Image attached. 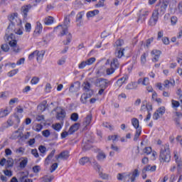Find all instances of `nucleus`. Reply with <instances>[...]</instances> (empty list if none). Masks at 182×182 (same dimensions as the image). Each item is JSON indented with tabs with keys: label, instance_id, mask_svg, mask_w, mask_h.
Returning <instances> with one entry per match:
<instances>
[{
	"label": "nucleus",
	"instance_id": "f257e3e1",
	"mask_svg": "<svg viewBox=\"0 0 182 182\" xmlns=\"http://www.w3.org/2000/svg\"><path fill=\"white\" fill-rule=\"evenodd\" d=\"M8 19L11 23L6 30L4 39L6 42H9L13 52L15 53H19V50H21V49L19 48V46H18V42L15 40L14 33H16V35L23 34V31H22V28H21L22 25V20L18 18V13L11 14L8 17Z\"/></svg>",
	"mask_w": 182,
	"mask_h": 182
},
{
	"label": "nucleus",
	"instance_id": "f03ea898",
	"mask_svg": "<svg viewBox=\"0 0 182 182\" xmlns=\"http://www.w3.org/2000/svg\"><path fill=\"white\" fill-rule=\"evenodd\" d=\"M171 0H159V2L155 6V9L152 12L151 18L149 21V25L151 26H154L159 21V15L161 16L166 14L167 11V7L168 4H170Z\"/></svg>",
	"mask_w": 182,
	"mask_h": 182
},
{
	"label": "nucleus",
	"instance_id": "7ed1b4c3",
	"mask_svg": "<svg viewBox=\"0 0 182 182\" xmlns=\"http://www.w3.org/2000/svg\"><path fill=\"white\" fill-rule=\"evenodd\" d=\"M159 160L161 163H170L171 154L170 153V146L168 144L161 146Z\"/></svg>",
	"mask_w": 182,
	"mask_h": 182
},
{
	"label": "nucleus",
	"instance_id": "20e7f679",
	"mask_svg": "<svg viewBox=\"0 0 182 182\" xmlns=\"http://www.w3.org/2000/svg\"><path fill=\"white\" fill-rule=\"evenodd\" d=\"M109 63L110 68L106 69V75L107 76H110V75H113L119 68H120V63H119V60L117 58H112V60L110 61V60H107L106 64Z\"/></svg>",
	"mask_w": 182,
	"mask_h": 182
},
{
	"label": "nucleus",
	"instance_id": "39448f33",
	"mask_svg": "<svg viewBox=\"0 0 182 182\" xmlns=\"http://www.w3.org/2000/svg\"><path fill=\"white\" fill-rule=\"evenodd\" d=\"M19 123H21V119L19 118V116L14 114V117H10L7 120L8 125L6 127H11L14 126V129H18V127H19Z\"/></svg>",
	"mask_w": 182,
	"mask_h": 182
},
{
	"label": "nucleus",
	"instance_id": "423d86ee",
	"mask_svg": "<svg viewBox=\"0 0 182 182\" xmlns=\"http://www.w3.org/2000/svg\"><path fill=\"white\" fill-rule=\"evenodd\" d=\"M70 23V16H66L64 19V26L63 27L62 31L60 33V36H65V35H68V25Z\"/></svg>",
	"mask_w": 182,
	"mask_h": 182
},
{
	"label": "nucleus",
	"instance_id": "0eeeda50",
	"mask_svg": "<svg viewBox=\"0 0 182 182\" xmlns=\"http://www.w3.org/2000/svg\"><path fill=\"white\" fill-rule=\"evenodd\" d=\"M82 90H84L85 93L89 94V97H92V96H93V90L91 89L92 85H90V82H89L88 81H85L82 83Z\"/></svg>",
	"mask_w": 182,
	"mask_h": 182
},
{
	"label": "nucleus",
	"instance_id": "6e6552de",
	"mask_svg": "<svg viewBox=\"0 0 182 182\" xmlns=\"http://www.w3.org/2000/svg\"><path fill=\"white\" fill-rule=\"evenodd\" d=\"M95 62H96V58L94 57L90 58L85 61L81 62V63L78 65V68L79 69H85L86 66H90V65H93Z\"/></svg>",
	"mask_w": 182,
	"mask_h": 182
},
{
	"label": "nucleus",
	"instance_id": "1a4fd4ad",
	"mask_svg": "<svg viewBox=\"0 0 182 182\" xmlns=\"http://www.w3.org/2000/svg\"><path fill=\"white\" fill-rule=\"evenodd\" d=\"M93 164H94L93 165L94 168L97 170V171H98L99 176L100 177H101V178H102L103 180H106L109 178V175L106 173H102V172H100V168H102V166H100V165H99V164H97V161H94Z\"/></svg>",
	"mask_w": 182,
	"mask_h": 182
},
{
	"label": "nucleus",
	"instance_id": "9d476101",
	"mask_svg": "<svg viewBox=\"0 0 182 182\" xmlns=\"http://www.w3.org/2000/svg\"><path fill=\"white\" fill-rule=\"evenodd\" d=\"M97 82L101 89H107L109 85H110V81L105 78H99Z\"/></svg>",
	"mask_w": 182,
	"mask_h": 182
},
{
	"label": "nucleus",
	"instance_id": "9b49d317",
	"mask_svg": "<svg viewBox=\"0 0 182 182\" xmlns=\"http://www.w3.org/2000/svg\"><path fill=\"white\" fill-rule=\"evenodd\" d=\"M32 8V5L28 4L26 6H23L21 7V15L23 16L24 19H28V12Z\"/></svg>",
	"mask_w": 182,
	"mask_h": 182
},
{
	"label": "nucleus",
	"instance_id": "f8f14e48",
	"mask_svg": "<svg viewBox=\"0 0 182 182\" xmlns=\"http://www.w3.org/2000/svg\"><path fill=\"white\" fill-rule=\"evenodd\" d=\"M66 117V112L65 109L60 108L56 112V119L57 120H63Z\"/></svg>",
	"mask_w": 182,
	"mask_h": 182
},
{
	"label": "nucleus",
	"instance_id": "ddd939ff",
	"mask_svg": "<svg viewBox=\"0 0 182 182\" xmlns=\"http://www.w3.org/2000/svg\"><path fill=\"white\" fill-rule=\"evenodd\" d=\"M151 55L154 56L152 58V62H159V59H160V55H161V51L159 50H153L151 52Z\"/></svg>",
	"mask_w": 182,
	"mask_h": 182
},
{
	"label": "nucleus",
	"instance_id": "4468645a",
	"mask_svg": "<svg viewBox=\"0 0 182 182\" xmlns=\"http://www.w3.org/2000/svg\"><path fill=\"white\" fill-rule=\"evenodd\" d=\"M80 89V82L79 81H77L72 84L70 87V92L72 93H75V92H79Z\"/></svg>",
	"mask_w": 182,
	"mask_h": 182
},
{
	"label": "nucleus",
	"instance_id": "2eb2a0df",
	"mask_svg": "<svg viewBox=\"0 0 182 182\" xmlns=\"http://www.w3.org/2000/svg\"><path fill=\"white\" fill-rule=\"evenodd\" d=\"M55 158L57 160H59V159H62L63 160H68V159H69V151H62L58 156H55Z\"/></svg>",
	"mask_w": 182,
	"mask_h": 182
},
{
	"label": "nucleus",
	"instance_id": "dca6fc26",
	"mask_svg": "<svg viewBox=\"0 0 182 182\" xmlns=\"http://www.w3.org/2000/svg\"><path fill=\"white\" fill-rule=\"evenodd\" d=\"M79 127H80V124L79 123H75L72 125L68 130L69 134H73V133L77 132V130H79Z\"/></svg>",
	"mask_w": 182,
	"mask_h": 182
},
{
	"label": "nucleus",
	"instance_id": "f3484780",
	"mask_svg": "<svg viewBox=\"0 0 182 182\" xmlns=\"http://www.w3.org/2000/svg\"><path fill=\"white\" fill-rule=\"evenodd\" d=\"M124 55V48H118L115 51V56L120 59Z\"/></svg>",
	"mask_w": 182,
	"mask_h": 182
},
{
	"label": "nucleus",
	"instance_id": "a211bd4d",
	"mask_svg": "<svg viewBox=\"0 0 182 182\" xmlns=\"http://www.w3.org/2000/svg\"><path fill=\"white\" fill-rule=\"evenodd\" d=\"M156 168H157V166L156 165L154 166H150L148 165L146 166H144V168L142 169V173H146V171H156Z\"/></svg>",
	"mask_w": 182,
	"mask_h": 182
},
{
	"label": "nucleus",
	"instance_id": "6ab92c4d",
	"mask_svg": "<svg viewBox=\"0 0 182 182\" xmlns=\"http://www.w3.org/2000/svg\"><path fill=\"white\" fill-rule=\"evenodd\" d=\"M55 153H56V150L53 149L46 159L45 164H47V166L49 164V161L52 160V158L55 156Z\"/></svg>",
	"mask_w": 182,
	"mask_h": 182
},
{
	"label": "nucleus",
	"instance_id": "aec40b11",
	"mask_svg": "<svg viewBox=\"0 0 182 182\" xmlns=\"http://www.w3.org/2000/svg\"><path fill=\"white\" fill-rule=\"evenodd\" d=\"M132 124L134 127V129H136V130H137V129H141V127H140V124L137 118H133L132 119Z\"/></svg>",
	"mask_w": 182,
	"mask_h": 182
},
{
	"label": "nucleus",
	"instance_id": "412c9836",
	"mask_svg": "<svg viewBox=\"0 0 182 182\" xmlns=\"http://www.w3.org/2000/svg\"><path fill=\"white\" fill-rule=\"evenodd\" d=\"M85 15V11H80L77 14V17H76V22H77L79 23V26L80 25V23H82V19L83 18Z\"/></svg>",
	"mask_w": 182,
	"mask_h": 182
},
{
	"label": "nucleus",
	"instance_id": "4be33fe9",
	"mask_svg": "<svg viewBox=\"0 0 182 182\" xmlns=\"http://www.w3.org/2000/svg\"><path fill=\"white\" fill-rule=\"evenodd\" d=\"M96 15H99V10L95 9L94 11H88L87 13V18H93V16H96Z\"/></svg>",
	"mask_w": 182,
	"mask_h": 182
},
{
	"label": "nucleus",
	"instance_id": "5701e85b",
	"mask_svg": "<svg viewBox=\"0 0 182 182\" xmlns=\"http://www.w3.org/2000/svg\"><path fill=\"white\" fill-rule=\"evenodd\" d=\"M89 161H90V159L87 156H84L79 160V164L81 166H85L86 163H89Z\"/></svg>",
	"mask_w": 182,
	"mask_h": 182
},
{
	"label": "nucleus",
	"instance_id": "b1692460",
	"mask_svg": "<svg viewBox=\"0 0 182 182\" xmlns=\"http://www.w3.org/2000/svg\"><path fill=\"white\" fill-rule=\"evenodd\" d=\"M97 159L99 161H103L105 159H106V154L103 151L99 152L97 156Z\"/></svg>",
	"mask_w": 182,
	"mask_h": 182
},
{
	"label": "nucleus",
	"instance_id": "393cba45",
	"mask_svg": "<svg viewBox=\"0 0 182 182\" xmlns=\"http://www.w3.org/2000/svg\"><path fill=\"white\" fill-rule=\"evenodd\" d=\"M149 14H150V11L147 10L143 11L142 13L140 14L139 19H141V18H143L142 21H146V18H147V16H149Z\"/></svg>",
	"mask_w": 182,
	"mask_h": 182
},
{
	"label": "nucleus",
	"instance_id": "a878e982",
	"mask_svg": "<svg viewBox=\"0 0 182 182\" xmlns=\"http://www.w3.org/2000/svg\"><path fill=\"white\" fill-rule=\"evenodd\" d=\"M42 29H43V28L42 27V24L40 22H37V26L34 31L35 33H38L39 35V33L42 32Z\"/></svg>",
	"mask_w": 182,
	"mask_h": 182
},
{
	"label": "nucleus",
	"instance_id": "bb28decb",
	"mask_svg": "<svg viewBox=\"0 0 182 182\" xmlns=\"http://www.w3.org/2000/svg\"><path fill=\"white\" fill-rule=\"evenodd\" d=\"M173 154H174L175 161L178 164V167H180V166H181V159L178 158V155H177L176 151H174Z\"/></svg>",
	"mask_w": 182,
	"mask_h": 182
},
{
	"label": "nucleus",
	"instance_id": "cd10ccee",
	"mask_svg": "<svg viewBox=\"0 0 182 182\" xmlns=\"http://www.w3.org/2000/svg\"><path fill=\"white\" fill-rule=\"evenodd\" d=\"M92 122V115L89 114L87 115L84 120V125L85 126H89Z\"/></svg>",
	"mask_w": 182,
	"mask_h": 182
},
{
	"label": "nucleus",
	"instance_id": "c85d7f7f",
	"mask_svg": "<svg viewBox=\"0 0 182 182\" xmlns=\"http://www.w3.org/2000/svg\"><path fill=\"white\" fill-rule=\"evenodd\" d=\"M90 97H89V94L88 93H84L82 95L81 98H80V101L83 103L85 104L86 102L87 101V99H89Z\"/></svg>",
	"mask_w": 182,
	"mask_h": 182
},
{
	"label": "nucleus",
	"instance_id": "c756f323",
	"mask_svg": "<svg viewBox=\"0 0 182 182\" xmlns=\"http://www.w3.org/2000/svg\"><path fill=\"white\" fill-rule=\"evenodd\" d=\"M44 23L46 25H52L53 23V17L52 16H48L45 18Z\"/></svg>",
	"mask_w": 182,
	"mask_h": 182
},
{
	"label": "nucleus",
	"instance_id": "7c9ffc66",
	"mask_svg": "<svg viewBox=\"0 0 182 182\" xmlns=\"http://www.w3.org/2000/svg\"><path fill=\"white\" fill-rule=\"evenodd\" d=\"M141 134V129H137L134 136V141H137Z\"/></svg>",
	"mask_w": 182,
	"mask_h": 182
},
{
	"label": "nucleus",
	"instance_id": "2f4dec72",
	"mask_svg": "<svg viewBox=\"0 0 182 182\" xmlns=\"http://www.w3.org/2000/svg\"><path fill=\"white\" fill-rule=\"evenodd\" d=\"M140 176V172L139 171V169H134V171L132 173L131 178H132V180H136V177H139Z\"/></svg>",
	"mask_w": 182,
	"mask_h": 182
},
{
	"label": "nucleus",
	"instance_id": "473e14b6",
	"mask_svg": "<svg viewBox=\"0 0 182 182\" xmlns=\"http://www.w3.org/2000/svg\"><path fill=\"white\" fill-rule=\"evenodd\" d=\"M171 105H172L173 109H177V107H180V102L178 101L172 100Z\"/></svg>",
	"mask_w": 182,
	"mask_h": 182
},
{
	"label": "nucleus",
	"instance_id": "72a5a7b5",
	"mask_svg": "<svg viewBox=\"0 0 182 182\" xmlns=\"http://www.w3.org/2000/svg\"><path fill=\"white\" fill-rule=\"evenodd\" d=\"M70 119L71 120H73V122H77V120L79 119V114L74 112L71 114Z\"/></svg>",
	"mask_w": 182,
	"mask_h": 182
},
{
	"label": "nucleus",
	"instance_id": "f704fd0d",
	"mask_svg": "<svg viewBox=\"0 0 182 182\" xmlns=\"http://www.w3.org/2000/svg\"><path fill=\"white\" fill-rule=\"evenodd\" d=\"M156 112H158L159 114L161 116H163L164 113H166V107H161L157 110Z\"/></svg>",
	"mask_w": 182,
	"mask_h": 182
},
{
	"label": "nucleus",
	"instance_id": "c9c22d12",
	"mask_svg": "<svg viewBox=\"0 0 182 182\" xmlns=\"http://www.w3.org/2000/svg\"><path fill=\"white\" fill-rule=\"evenodd\" d=\"M8 114H9V111H8V109H1L0 111V117H6Z\"/></svg>",
	"mask_w": 182,
	"mask_h": 182
},
{
	"label": "nucleus",
	"instance_id": "e433bc0d",
	"mask_svg": "<svg viewBox=\"0 0 182 182\" xmlns=\"http://www.w3.org/2000/svg\"><path fill=\"white\" fill-rule=\"evenodd\" d=\"M72 41V34L69 33L67 36V40L66 41H63V45H68L69 43H70Z\"/></svg>",
	"mask_w": 182,
	"mask_h": 182
},
{
	"label": "nucleus",
	"instance_id": "4c0bfd02",
	"mask_svg": "<svg viewBox=\"0 0 182 182\" xmlns=\"http://www.w3.org/2000/svg\"><path fill=\"white\" fill-rule=\"evenodd\" d=\"M1 49L3 52H9V46L6 43L2 44L1 46Z\"/></svg>",
	"mask_w": 182,
	"mask_h": 182
},
{
	"label": "nucleus",
	"instance_id": "58836bf2",
	"mask_svg": "<svg viewBox=\"0 0 182 182\" xmlns=\"http://www.w3.org/2000/svg\"><path fill=\"white\" fill-rule=\"evenodd\" d=\"M43 55H45V52L38 50V53L36 54L37 57V60H41L43 58Z\"/></svg>",
	"mask_w": 182,
	"mask_h": 182
},
{
	"label": "nucleus",
	"instance_id": "ea45409f",
	"mask_svg": "<svg viewBox=\"0 0 182 182\" xmlns=\"http://www.w3.org/2000/svg\"><path fill=\"white\" fill-rule=\"evenodd\" d=\"M20 181L21 182H33V181H32V179H29L28 178V176H23L21 177Z\"/></svg>",
	"mask_w": 182,
	"mask_h": 182
},
{
	"label": "nucleus",
	"instance_id": "a19ab883",
	"mask_svg": "<svg viewBox=\"0 0 182 182\" xmlns=\"http://www.w3.org/2000/svg\"><path fill=\"white\" fill-rule=\"evenodd\" d=\"M18 69L12 70L11 71L8 73V76L9 77H12L15 76V75H16V73H18Z\"/></svg>",
	"mask_w": 182,
	"mask_h": 182
},
{
	"label": "nucleus",
	"instance_id": "79ce46f5",
	"mask_svg": "<svg viewBox=\"0 0 182 182\" xmlns=\"http://www.w3.org/2000/svg\"><path fill=\"white\" fill-rule=\"evenodd\" d=\"M105 1L106 0H100L97 4H95V8H103L105 6Z\"/></svg>",
	"mask_w": 182,
	"mask_h": 182
},
{
	"label": "nucleus",
	"instance_id": "37998d69",
	"mask_svg": "<svg viewBox=\"0 0 182 182\" xmlns=\"http://www.w3.org/2000/svg\"><path fill=\"white\" fill-rule=\"evenodd\" d=\"M28 164V159H23L20 162V167L21 168H25Z\"/></svg>",
	"mask_w": 182,
	"mask_h": 182
},
{
	"label": "nucleus",
	"instance_id": "c03bdc74",
	"mask_svg": "<svg viewBox=\"0 0 182 182\" xmlns=\"http://www.w3.org/2000/svg\"><path fill=\"white\" fill-rule=\"evenodd\" d=\"M53 129H54V130H56L57 132H60V129H62V125H60V123H57L55 124H53Z\"/></svg>",
	"mask_w": 182,
	"mask_h": 182
},
{
	"label": "nucleus",
	"instance_id": "a18cd8bd",
	"mask_svg": "<svg viewBox=\"0 0 182 182\" xmlns=\"http://www.w3.org/2000/svg\"><path fill=\"white\" fill-rule=\"evenodd\" d=\"M38 55V50H36L28 55V60H32Z\"/></svg>",
	"mask_w": 182,
	"mask_h": 182
},
{
	"label": "nucleus",
	"instance_id": "49530a36",
	"mask_svg": "<svg viewBox=\"0 0 182 182\" xmlns=\"http://www.w3.org/2000/svg\"><path fill=\"white\" fill-rule=\"evenodd\" d=\"M7 167H14V159H10L6 161Z\"/></svg>",
	"mask_w": 182,
	"mask_h": 182
},
{
	"label": "nucleus",
	"instance_id": "de8ad7c7",
	"mask_svg": "<svg viewBox=\"0 0 182 182\" xmlns=\"http://www.w3.org/2000/svg\"><path fill=\"white\" fill-rule=\"evenodd\" d=\"M38 82H39V77H33L31 80V85H38Z\"/></svg>",
	"mask_w": 182,
	"mask_h": 182
},
{
	"label": "nucleus",
	"instance_id": "09e8293b",
	"mask_svg": "<svg viewBox=\"0 0 182 182\" xmlns=\"http://www.w3.org/2000/svg\"><path fill=\"white\" fill-rule=\"evenodd\" d=\"M42 134L43 136V137H49V136H50V131H49V129H46L44 131L42 132Z\"/></svg>",
	"mask_w": 182,
	"mask_h": 182
},
{
	"label": "nucleus",
	"instance_id": "8fccbe9b",
	"mask_svg": "<svg viewBox=\"0 0 182 182\" xmlns=\"http://www.w3.org/2000/svg\"><path fill=\"white\" fill-rule=\"evenodd\" d=\"M38 109L41 112H45V110H46V105L45 104H40L38 106Z\"/></svg>",
	"mask_w": 182,
	"mask_h": 182
},
{
	"label": "nucleus",
	"instance_id": "3c124183",
	"mask_svg": "<svg viewBox=\"0 0 182 182\" xmlns=\"http://www.w3.org/2000/svg\"><path fill=\"white\" fill-rule=\"evenodd\" d=\"M38 150H39L40 153H42V154H45V153H46V146H45L43 145H41L38 147Z\"/></svg>",
	"mask_w": 182,
	"mask_h": 182
},
{
	"label": "nucleus",
	"instance_id": "603ef678",
	"mask_svg": "<svg viewBox=\"0 0 182 182\" xmlns=\"http://www.w3.org/2000/svg\"><path fill=\"white\" fill-rule=\"evenodd\" d=\"M105 70H106V67H105V66L100 67L97 71L98 75H105Z\"/></svg>",
	"mask_w": 182,
	"mask_h": 182
},
{
	"label": "nucleus",
	"instance_id": "864d4df0",
	"mask_svg": "<svg viewBox=\"0 0 182 182\" xmlns=\"http://www.w3.org/2000/svg\"><path fill=\"white\" fill-rule=\"evenodd\" d=\"M31 29H32V26L31 25V23H26L25 25L26 32H31Z\"/></svg>",
	"mask_w": 182,
	"mask_h": 182
},
{
	"label": "nucleus",
	"instance_id": "5fc2aeb1",
	"mask_svg": "<svg viewBox=\"0 0 182 182\" xmlns=\"http://www.w3.org/2000/svg\"><path fill=\"white\" fill-rule=\"evenodd\" d=\"M31 154H33V156H34L36 159H38V157H39V153H38V149H36L31 150Z\"/></svg>",
	"mask_w": 182,
	"mask_h": 182
},
{
	"label": "nucleus",
	"instance_id": "6e6d98bb",
	"mask_svg": "<svg viewBox=\"0 0 182 182\" xmlns=\"http://www.w3.org/2000/svg\"><path fill=\"white\" fill-rule=\"evenodd\" d=\"M18 102H19V99L15 97V98L10 100L9 105L11 106H12V105H15V103H18Z\"/></svg>",
	"mask_w": 182,
	"mask_h": 182
},
{
	"label": "nucleus",
	"instance_id": "4d7b16f0",
	"mask_svg": "<svg viewBox=\"0 0 182 182\" xmlns=\"http://www.w3.org/2000/svg\"><path fill=\"white\" fill-rule=\"evenodd\" d=\"M161 117V115L160 114H159V112H155L153 114V119L154 120H159V119H160V117Z\"/></svg>",
	"mask_w": 182,
	"mask_h": 182
},
{
	"label": "nucleus",
	"instance_id": "13d9d810",
	"mask_svg": "<svg viewBox=\"0 0 182 182\" xmlns=\"http://www.w3.org/2000/svg\"><path fill=\"white\" fill-rule=\"evenodd\" d=\"M123 45V40H117L115 42V46H117V49L120 48Z\"/></svg>",
	"mask_w": 182,
	"mask_h": 182
},
{
	"label": "nucleus",
	"instance_id": "bf43d9fd",
	"mask_svg": "<svg viewBox=\"0 0 182 182\" xmlns=\"http://www.w3.org/2000/svg\"><path fill=\"white\" fill-rule=\"evenodd\" d=\"M58 163L53 164L51 166L50 173H53V171H55L56 168H58Z\"/></svg>",
	"mask_w": 182,
	"mask_h": 182
},
{
	"label": "nucleus",
	"instance_id": "052dcab7",
	"mask_svg": "<svg viewBox=\"0 0 182 182\" xmlns=\"http://www.w3.org/2000/svg\"><path fill=\"white\" fill-rule=\"evenodd\" d=\"M164 36V31H160L158 32V36H157V41H160L161 38Z\"/></svg>",
	"mask_w": 182,
	"mask_h": 182
},
{
	"label": "nucleus",
	"instance_id": "680f3d73",
	"mask_svg": "<svg viewBox=\"0 0 182 182\" xmlns=\"http://www.w3.org/2000/svg\"><path fill=\"white\" fill-rule=\"evenodd\" d=\"M171 23L173 26H174V25H176V23H177V17L176 16H172L171 18Z\"/></svg>",
	"mask_w": 182,
	"mask_h": 182
},
{
	"label": "nucleus",
	"instance_id": "e2e57ef3",
	"mask_svg": "<svg viewBox=\"0 0 182 182\" xmlns=\"http://www.w3.org/2000/svg\"><path fill=\"white\" fill-rule=\"evenodd\" d=\"M144 153L148 155L150 154L151 153V147H146L144 149Z\"/></svg>",
	"mask_w": 182,
	"mask_h": 182
},
{
	"label": "nucleus",
	"instance_id": "0e129e2a",
	"mask_svg": "<svg viewBox=\"0 0 182 182\" xmlns=\"http://www.w3.org/2000/svg\"><path fill=\"white\" fill-rule=\"evenodd\" d=\"M162 42L164 45H168L170 43V40L167 37H164L162 38Z\"/></svg>",
	"mask_w": 182,
	"mask_h": 182
},
{
	"label": "nucleus",
	"instance_id": "69168bd1",
	"mask_svg": "<svg viewBox=\"0 0 182 182\" xmlns=\"http://www.w3.org/2000/svg\"><path fill=\"white\" fill-rule=\"evenodd\" d=\"M82 150H89V149H90V146L86 143H82Z\"/></svg>",
	"mask_w": 182,
	"mask_h": 182
},
{
	"label": "nucleus",
	"instance_id": "338daca9",
	"mask_svg": "<svg viewBox=\"0 0 182 182\" xmlns=\"http://www.w3.org/2000/svg\"><path fill=\"white\" fill-rule=\"evenodd\" d=\"M53 176H44V182H52V180H53Z\"/></svg>",
	"mask_w": 182,
	"mask_h": 182
},
{
	"label": "nucleus",
	"instance_id": "774afa93",
	"mask_svg": "<svg viewBox=\"0 0 182 182\" xmlns=\"http://www.w3.org/2000/svg\"><path fill=\"white\" fill-rule=\"evenodd\" d=\"M176 141L180 143L181 146H182V136L181 135H178L176 136Z\"/></svg>",
	"mask_w": 182,
	"mask_h": 182
}]
</instances>
